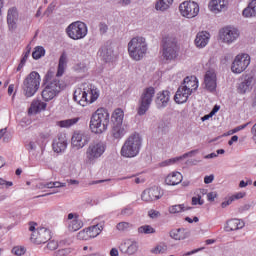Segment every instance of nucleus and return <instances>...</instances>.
<instances>
[{
  "label": "nucleus",
  "instance_id": "nucleus-22",
  "mask_svg": "<svg viewBox=\"0 0 256 256\" xmlns=\"http://www.w3.org/2000/svg\"><path fill=\"white\" fill-rule=\"evenodd\" d=\"M170 100H171V92H169L168 90H163L162 92H158L155 100L157 109H165V107L169 105Z\"/></svg>",
  "mask_w": 256,
  "mask_h": 256
},
{
  "label": "nucleus",
  "instance_id": "nucleus-49",
  "mask_svg": "<svg viewBox=\"0 0 256 256\" xmlns=\"http://www.w3.org/2000/svg\"><path fill=\"white\" fill-rule=\"evenodd\" d=\"M166 251H167L166 245H158L153 249L152 253H155L156 255H158L159 253H165Z\"/></svg>",
  "mask_w": 256,
  "mask_h": 256
},
{
  "label": "nucleus",
  "instance_id": "nucleus-63",
  "mask_svg": "<svg viewBox=\"0 0 256 256\" xmlns=\"http://www.w3.org/2000/svg\"><path fill=\"white\" fill-rule=\"evenodd\" d=\"M233 198H232V196L227 200V201H224V202H222V204H221V207L223 208V209H225V207H228V205H231V203H233Z\"/></svg>",
  "mask_w": 256,
  "mask_h": 256
},
{
  "label": "nucleus",
  "instance_id": "nucleus-10",
  "mask_svg": "<svg viewBox=\"0 0 256 256\" xmlns=\"http://www.w3.org/2000/svg\"><path fill=\"white\" fill-rule=\"evenodd\" d=\"M87 31V24L81 21L73 22L66 28L68 37L74 41L85 39V37H87Z\"/></svg>",
  "mask_w": 256,
  "mask_h": 256
},
{
  "label": "nucleus",
  "instance_id": "nucleus-4",
  "mask_svg": "<svg viewBox=\"0 0 256 256\" xmlns=\"http://www.w3.org/2000/svg\"><path fill=\"white\" fill-rule=\"evenodd\" d=\"M141 145H143V138H141V135L137 133L132 134L125 140L120 153L122 157H126L128 159L137 157L139 155V151H141Z\"/></svg>",
  "mask_w": 256,
  "mask_h": 256
},
{
  "label": "nucleus",
  "instance_id": "nucleus-23",
  "mask_svg": "<svg viewBox=\"0 0 256 256\" xmlns=\"http://www.w3.org/2000/svg\"><path fill=\"white\" fill-rule=\"evenodd\" d=\"M67 145V136H65V134H59L53 141V151L55 153H63L67 149Z\"/></svg>",
  "mask_w": 256,
  "mask_h": 256
},
{
  "label": "nucleus",
  "instance_id": "nucleus-38",
  "mask_svg": "<svg viewBox=\"0 0 256 256\" xmlns=\"http://www.w3.org/2000/svg\"><path fill=\"white\" fill-rule=\"evenodd\" d=\"M83 227V221L79 219V217H75L72 221L68 222V229L69 231L75 232L79 231Z\"/></svg>",
  "mask_w": 256,
  "mask_h": 256
},
{
  "label": "nucleus",
  "instance_id": "nucleus-33",
  "mask_svg": "<svg viewBox=\"0 0 256 256\" xmlns=\"http://www.w3.org/2000/svg\"><path fill=\"white\" fill-rule=\"evenodd\" d=\"M100 57L107 63L113 59V48L109 46H103L100 50Z\"/></svg>",
  "mask_w": 256,
  "mask_h": 256
},
{
  "label": "nucleus",
  "instance_id": "nucleus-31",
  "mask_svg": "<svg viewBox=\"0 0 256 256\" xmlns=\"http://www.w3.org/2000/svg\"><path fill=\"white\" fill-rule=\"evenodd\" d=\"M170 237L175 241H183V239H187L188 234H187V231H185V229L179 228V229L170 231Z\"/></svg>",
  "mask_w": 256,
  "mask_h": 256
},
{
  "label": "nucleus",
  "instance_id": "nucleus-62",
  "mask_svg": "<svg viewBox=\"0 0 256 256\" xmlns=\"http://www.w3.org/2000/svg\"><path fill=\"white\" fill-rule=\"evenodd\" d=\"M253 181L252 180H247L246 182L244 180H241L239 183V187H247V185H252Z\"/></svg>",
  "mask_w": 256,
  "mask_h": 256
},
{
  "label": "nucleus",
  "instance_id": "nucleus-12",
  "mask_svg": "<svg viewBox=\"0 0 256 256\" xmlns=\"http://www.w3.org/2000/svg\"><path fill=\"white\" fill-rule=\"evenodd\" d=\"M251 65V56L249 54H238L231 65L232 73L240 74Z\"/></svg>",
  "mask_w": 256,
  "mask_h": 256
},
{
  "label": "nucleus",
  "instance_id": "nucleus-29",
  "mask_svg": "<svg viewBox=\"0 0 256 256\" xmlns=\"http://www.w3.org/2000/svg\"><path fill=\"white\" fill-rule=\"evenodd\" d=\"M245 227V222L240 219H231L227 222L226 231H237Z\"/></svg>",
  "mask_w": 256,
  "mask_h": 256
},
{
  "label": "nucleus",
  "instance_id": "nucleus-13",
  "mask_svg": "<svg viewBox=\"0 0 256 256\" xmlns=\"http://www.w3.org/2000/svg\"><path fill=\"white\" fill-rule=\"evenodd\" d=\"M182 17L187 19H193L199 15V4L193 1H185L179 6Z\"/></svg>",
  "mask_w": 256,
  "mask_h": 256
},
{
  "label": "nucleus",
  "instance_id": "nucleus-57",
  "mask_svg": "<svg viewBox=\"0 0 256 256\" xmlns=\"http://www.w3.org/2000/svg\"><path fill=\"white\" fill-rule=\"evenodd\" d=\"M204 201L201 200V195L198 197H192V205H203Z\"/></svg>",
  "mask_w": 256,
  "mask_h": 256
},
{
  "label": "nucleus",
  "instance_id": "nucleus-9",
  "mask_svg": "<svg viewBox=\"0 0 256 256\" xmlns=\"http://www.w3.org/2000/svg\"><path fill=\"white\" fill-rule=\"evenodd\" d=\"M153 97H155V88L153 86H149L143 90L137 108V114L140 117L149 111L151 103H153Z\"/></svg>",
  "mask_w": 256,
  "mask_h": 256
},
{
  "label": "nucleus",
  "instance_id": "nucleus-7",
  "mask_svg": "<svg viewBox=\"0 0 256 256\" xmlns=\"http://www.w3.org/2000/svg\"><path fill=\"white\" fill-rule=\"evenodd\" d=\"M41 85V76L36 72H31L23 81V93L25 97H33Z\"/></svg>",
  "mask_w": 256,
  "mask_h": 256
},
{
  "label": "nucleus",
  "instance_id": "nucleus-20",
  "mask_svg": "<svg viewBox=\"0 0 256 256\" xmlns=\"http://www.w3.org/2000/svg\"><path fill=\"white\" fill-rule=\"evenodd\" d=\"M204 85L207 91L213 93L217 89V74L215 70H208L204 75Z\"/></svg>",
  "mask_w": 256,
  "mask_h": 256
},
{
  "label": "nucleus",
  "instance_id": "nucleus-56",
  "mask_svg": "<svg viewBox=\"0 0 256 256\" xmlns=\"http://www.w3.org/2000/svg\"><path fill=\"white\" fill-rule=\"evenodd\" d=\"M108 29H109V27L107 26V24H105L103 22L99 24V31H100L101 35H105V33H107Z\"/></svg>",
  "mask_w": 256,
  "mask_h": 256
},
{
  "label": "nucleus",
  "instance_id": "nucleus-2",
  "mask_svg": "<svg viewBox=\"0 0 256 256\" xmlns=\"http://www.w3.org/2000/svg\"><path fill=\"white\" fill-rule=\"evenodd\" d=\"M199 87V82L197 81V77L191 76L186 77L182 83V85L178 88L174 101L181 105L183 103H187L189 99V95L193 93V91H197Z\"/></svg>",
  "mask_w": 256,
  "mask_h": 256
},
{
  "label": "nucleus",
  "instance_id": "nucleus-14",
  "mask_svg": "<svg viewBox=\"0 0 256 256\" xmlns=\"http://www.w3.org/2000/svg\"><path fill=\"white\" fill-rule=\"evenodd\" d=\"M220 41L222 43H226V45H231V43H235L237 39H239V30L233 27H224L219 31Z\"/></svg>",
  "mask_w": 256,
  "mask_h": 256
},
{
  "label": "nucleus",
  "instance_id": "nucleus-25",
  "mask_svg": "<svg viewBox=\"0 0 256 256\" xmlns=\"http://www.w3.org/2000/svg\"><path fill=\"white\" fill-rule=\"evenodd\" d=\"M209 39H211V34H209V32L207 31H202L196 35L194 42L196 47L203 49V47H207Z\"/></svg>",
  "mask_w": 256,
  "mask_h": 256
},
{
  "label": "nucleus",
  "instance_id": "nucleus-50",
  "mask_svg": "<svg viewBox=\"0 0 256 256\" xmlns=\"http://www.w3.org/2000/svg\"><path fill=\"white\" fill-rule=\"evenodd\" d=\"M121 215H123L124 217H130V215H133V208L130 206L125 207L124 209H122Z\"/></svg>",
  "mask_w": 256,
  "mask_h": 256
},
{
  "label": "nucleus",
  "instance_id": "nucleus-26",
  "mask_svg": "<svg viewBox=\"0 0 256 256\" xmlns=\"http://www.w3.org/2000/svg\"><path fill=\"white\" fill-rule=\"evenodd\" d=\"M127 133V124L124 125H113L111 130V136L115 141L123 139Z\"/></svg>",
  "mask_w": 256,
  "mask_h": 256
},
{
  "label": "nucleus",
  "instance_id": "nucleus-48",
  "mask_svg": "<svg viewBox=\"0 0 256 256\" xmlns=\"http://www.w3.org/2000/svg\"><path fill=\"white\" fill-rule=\"evenodd\" d=\"M74 70L77 71V73H85L87 66L84 63H78L74 66Z\"/></svg>",
  "mask_w": 256,
  "mask_h": 256
},
{
  "label": "nucleus",
  "instance_id": "nucleus-59",
  "mask_svg": "<svg viewBox=\"0 0 256 256\" xmlns=\"http://www.w3.org/2000/svg\"><path fill=\"white\" fill-rule=\"evenodd\" d=\"M148 215H149V217H151V219H155V218L159 217L160 213H159V211L150 210L148 212Z\"/></svg>",
  "mask_w": 256,
  "mask_h": 256
},
{
  "label": "nucleus",
  "instance_id": "nucleus-8",
  "mask_svg": "<svg viewBox=\"0 0 256 256\" xmlns=\"http://www.w3.org/2000/svg\"><path fill=\"white\" fill-rule=\"evenodd\" d=\"M107 149V142L102 140H95L91 142L86 150V161L88 163H95Z\"/></svg>",
  "mask_w": 256,
  "mask_h": 256
},
{
  "label": "nucleus",
  "instance_id": "nucleus-5",
  "mask_svg": "<svg viewBox=\"0 0 256 256\" xmlns=\"http://www.w3.org/2000/svg\"><path fill=\"white\" fill-rule=\"evenodd\" d=\"M147 40L143 37H134L128 43V53L134 61H141L148 51Z\"/></svg>",
  "mask_w": 256,
  "mask_h": 256
},
{
  "label": "nucleus",
  "instance_id": "nucleus-27",
  "mask_svg": "<svg viewBox=\"0 0 256 256\" xmlns=\"http://www.w3.org/2000/svg\"><path fill=\"white\" fill-rule=\"evenodd\" d=\"M45 109H47V103L42 102L41 100H34L28 109V113L29 115H36V113L45 111Z\"/></svg>",
  "mask_w": 256,
  "mask_h": 256
},
{
  "label": "nucleus",
  "instance_id": "nucleus-11",
  "mask_svg": "<svg viewBox=\"0 0 256 256\" xmlns=\"http://www.w3.org/2000/svg\"><path fill=\"white\" fill-rule=\"evenodd\" d=\"M63 89V84L59 79H54L52 82L48 83L42 91V99L45 101H51L61 93Z\"/></svg>",
  "mask_w": 256,
  "mask_h": 256
},
{
  "label": "nucleus",
  "instance_id": "nucleus-16",
  "mask_svg": "<svg viewBox=\"0 0 256 256\" xmlns=\"http://www.w3.org/2000/svg\"><path fill=\"white\" fill-rule=\"evenodd\" d=\"M31 241L36 243V245H41L42 243H47V241H51V230L40 227L37 231H34L31 235Z\"/></svg>",
  "mask_w": 256,
  "mask_h": 256
},
{
  "label": "nucleus",
  "instance_id": "nucleus-64",
  "mask_svg": "<svg viewBox=\"0 0 256 256\" xmlns=\"http://www.w3.org/2000/svg\"><path fill=\"white\" fill-rule=\"evenodd\" d=\"M251 133L254 135L253 136V140L256 143V123L253 125L252 129H251Z\"/></svg>",
  "mask_w": 256,
  "mask_h": 256
},
{
  "label": "nucleus",
  "instance_id": "nucleus-60",
  "mask_svg": "<svg viewBox=\"0 0 256 256\" xmlns=\"http://www.w3.org/2000/svg\"><path fill=\"white\" fill-rule=\"evenodd\" d=\"M213 179H215V176L213 175L205 176L204 183L206 185H209V183H213Z\"/></svg>",
  "mask_w": 256,
  "mask_h": 256
},
{
  "label": "nucleus",
  "instance_id": "nucleus-46",
  "mask_svg": "<svg viewBox=\"0 0 256 256\" xmlns=\"http://www.w3.org/2000/svg\"><path fill=\"white\" fill-rule=\"evenodd\" d=\"M181 159H183V157H176L165 160L161 162L160 167H168V165H175V163H177V161H181Z\"/></svg>",
  "mask_w": 256,
  "mask_h": 256
},
{
  "label": "nucleus",
  "instance_id": "nucleus-19",
  "mask_svg": "<svg viewBox=\"0 0 256 256\" xmlns=\"http://www.w3.org/2000/svg\"><path fill=\"white\" fill-rule=\"evenodd\" d=\"M119 249L125 255H135V252L139 250V244L135 240L127 239L120 244Z\"/></svg>",
  "mask_w": 256,
  "mask_h": 256
},
{
  "label": "nucleus",
  "instance_id": "nucleus-54",
  "mask_svg": "<svg viewBox=\"0 0 256 256\" xmlns=\"http://www.w3.org/2000/svg\"><path fill=\"white\" fill-rule=\"evenodd\" d=\"M197 153H199L198 150H191L190 152H187L180 157H182V159H187V157H195V155H197Z\"/></svg>",
  "mask_w": 256,
  "mask_h": 256
},
{
  "label": "nucleus",
  "instance_id": "nucleus-24",
  "mask_svg": "<svg viewBox=\"0 0 256 256\" xmlns=\"http://www.w3.org/2000/svg\"><path fill=\"white\" fill-rule=\"evenodd\" d=\"M17 21H19V12L17 8H10L7 14V23L10 31L17 29Z\"/></svg>",
  "mask_w": 256,
  "mask_h": 256
},
{
  "label": "nucleus",
  "instance_id": "nucleus-3",
  "mask_svg": "<svg viewBox=\"0 0 256 256\" xmlns=\"http://www.w3.org/2000/svg\"><path fill=\"white\" fill-rule=\"evenodd\" d=\"M73 99L81 107H87V105L95 103L99 99V91L93 86H82L74 91Z\"/></svg>",
  "mask_w": 256,
  "mask_h": 256
},
{
  "label": "nucleus",
  "instance_id": "nucleus-6",
  "mask_svg": "<svg viewBox=\"0 0 256 256\" xmlns=\"http://www.w3.org/2000/svg\"><path fill=\"white\" fill-rule=\"evenodd\" d=\"M179 55V46H177V38L168 35L162 40V57L165 61H175Z\"/></svg>",
  "mask_w": 256,
  "mask_h": 256
},
{
  "label": "nucleus",
  "instance_id": "nucleus-39",
  "mask_svg": "<svg viewBox=\"0 0 256 256\" xmlns=\"http://www.w3.org/2000/svg\"><path fill=\"white\" fill-rule=\"evenodd\" d=\"M77 123H79V117L61 120L57 122V125L62 128H69L73 127V125H77Z\"/></svg>",
  "mask_w": 256,
  "mask_h": 256
},
{
  "label": "nucleus",
  "instance_id": "nucleus-40",
  "mask_svg": "<svg viewBox=\"0 0 256 256\" xmlns=\"http://www.w3.org/2000/svg\"><path fill=\"white\" fill-rule=\"evenodd\" d=\"M33 59H41V57H45V48L42 46L35 47L34 51L32 52Z\"/></svg>",
  "mask_w": 256,
  "mask_h": 256
},
{
  "label": "nucleus",
  "instance_id": "nucleus-53",
  "mask_svg": "<svg viewBox=\"0 0 256 256\" xmlns=\"http://www.w3.org/2000/svg\"><path fill=\"white\" fill-rule=\"evenodd\" d=\"M58 247L59 244L55 240H52L47 244V249H49L50 251H55V249H57Z\"/></svg>",
  "mask_w": 256,
  "mask_h": 256
},
{
  "label": "nucleus",
  "instance_id": "nucleus-37",
  "mask_svg": "<svg viewBox=\"0 0 256 256\" xmlns=\"http://www.w3.org/2000/svg\"><path fill=\"white\" fill-rule=\"evenodd\" d=\"M173 5V0H158L155 4L156 11H167Z\"/></svg>",
  "mask_w": 256,
  "mask_h": 256
},
{
  "label": "nucleus",
  "instance_id": "nucleus-17",
  "mask_svg": "<svg viewBox=\"0 0 256 256\" xmlns=\"http://www.w3.org/2000/svg\"><path fill=\"white\" fill-rule=\"evenodd\" d=\"M255 85V75L246 74L241 82L238 84L237 91L240 95H245V93H249L253 86Z\"/></svg>",
  "mask_w": 256,
  "mask_h": 256
},
{
  "label": "nucleus",
  "instance_id": "nucleus-30",
  "mask_svg": "<svg viewBox=\"0 0 256 256\" xmlns=\"http://www.w3.org/2000/svg\"><path fill=\"white\" fill-rule=\"evenodd\" d=\"M125 118V112H123V109L117 108L112 113V123L113 125H125L123 124V119Z\"/></svg>",
  "mask_w": 256,
  "mask_h": 256
},
{
  "label": "nucleus",
  "instance_id": "nucleus-28",
  "mask_svg": "<svg viewBox=\"0 0 256 256\" xmlns=\"http://www.w3.org/2000/svg\"><path fill=\"white\" fill-rule=\"evenodd\" d=\"M183 181V175H181V173L179 172H174L170 175H168L165 179V183L166 185H179V183H181Z\"/></svg>",
  "mask_w": 256,
  "mask_h": 256
},
{
  "label": "nucleus",
  "instance_id": "nucleus-61",
  "mask_svg": "<svg viewBox=\"0 0 256 256\" xmlns=\"http://www.w3.org/2000/svg\"><path fill=\"white\" fill-rule=\"evenodd\" d=\"M216 198H217V193L215 192H210L207 194L208 201H215Z\"/></svg>",
  "mask_w": 256,
  "mask_h": 256
},
{
  "label": "nucleus",
  "instance_id": "nucleus-44",
  "mask_svg": "<svg viewBox=\"0 0 256 256\" xmlns=\"http://www.w3.org/2000/svg\"><path fill=\"white\" fill-rule=\"evenodd\" d=\"M77 238L80 240V241H89V239H91V236L89 235V230L88 228L80 231L78 234H77Z\"/></svg>",
  "mask_w": 256,
  "mask_h": 256
},
{
  "label": "nucleus",
  "instance_id": "nucleus-21",
  "mask_svg": "<svg viewBox=\"0 0 256 256\" xmlns=\"http://www.w3.org/2000/svg\"><path fill=\"white\" fill-rule=\"evenodd\" d=\"M229 7V0H211L208 4V8L212 13H221L227 11Z\"/></svg>",
  "mask_w": 256,
  "mask_h": 256
},
{
  "label": "nucleus",
  "instance_id": "nucleus-43",
  "mask_svg": "<svg viewBox=\"0 0 256 256\" xmlns=\"http://www.w3.org/2000/svg\"><path fill=\"white\" fill-rule=\"evenodd\" d=\"M57 77H60V76H57V74L55 75V70H48V72L46 73L45 77H44V83H51L54 79H59Z\"/></svg>",
  "mask_w": 256,
  "mask_h": 256
},
{
  "label": "nucleus",
  "instance_id": "nucleus-45",
  "mask_svg": "<svg viewBox=\"0 0 256 256\" xmlns=\"http://www.w3.org/2000/svg\"><path fill=\"white\" fill-rule=\"evenodd\" d=\"M12 253L17 256L25 255L27 249L24 246H14L12 248Z\"/></svg>",
  "mask_w": 256,
  "mask_h": 256
},
{
  "label": "nucleus",
  "instance_id": "nucleus-58",
  "mask_svg": "<svg viewBox=\"0 0 256 256\" xmlns=\"http://www.w3.org/2000/svg\"><path fill=\"white\" fill-rule=\"evenodd\" d=\"M251 122H248L246 124L240 125L234 129H232V133H239V131H243V129H245L248 125H250Z\"/></svg>",
  "mask_w": 256,
  "mask_h": 256
},
{
  "label": "nucleus",
  "instance_id": "nucleus-34",
  "mask_svg": "<svg viewBox=\"0 0 256 256\" xmlns=\"http://www.w3.org/2000/svg\"><path fill=\"white\" fill-rule=\"evenodd\" d=\"M193 207L186 206L185 204H176L168 208L169 213L175 215L177 213H184V211H191Z\"/></svg>",
  "mask_w": 256,
  "mask_h": 256
},
{
  "label": "nucleus",
  "instance_id": "nucleus-41",
  "mask_svg": "<svg viewBox=\"0 0 256 256\" xmlns=\"http://www.w3.org/2000/svg\"><path fill=\"white\" fill-rule=\"evenodd\" d=\"M133 225L129 222H120L116 225L117 231L120 233H125V231H129Z\"/></svg>",
  "mask_w": 256,
  "mask_h": 256
},
{
  "label": "nucleus",
  "instance_id": "nucleus-35",
  "mask_svg": "<svg viewBox=\"0 0 256 256\" xmlns=\"http://www.w3.org/2000/svg\"><path fill=\"white\" fill-rule=\"evenodd\" d=\"M243 17H256V0H252L242 12Z\"/></svg>",
  "mask_w": 256,
  "mask_h": 256
},
{
  "label": "nucleus",
  "instance_id": "nucleus-52",
  "mask_svg": "<svg viewBox=\"0 0 256 256\" xmlns=\"http://www.w3.org/2000/svg\"><path fill=\"white\" fill-rule=\"evenodd\" d=\"M29 55H31V48L27 46L26 51L24 52L22 59L20 61L22 63H27V59H29Z\"/></svg>",
  "mask_w": 256,
  "mask_h": 256
},
{
  "label": "nucleus",
  "instance_id": "nucleus-32",
  "mask_svg": "<svg viewBox=\"0 0 256 256\" xmlns=\"http://www.w3.org/2000/svg\"><path fill=\"white\" fill-rule=\"evenodd\" d=\"M65 67H67V53L63 52L59 58L57 77H62L65 73Z\"/></svg>",
  "mask_w": 256,
  "mask_h": 256
},
{
  "label": "nucleus",
  "instance_id": "nucleus-18",
  "mask_svg": "<svg viewBox=\"0 0 256 256\" xmlns=\"http://www.w3.org/2000/svg\"><path fill=\"white\" fill-rule=\"evenodd\" d=\"M163 194L161 193V188L154 186L148 188L142 192L141 199L146 203H151V201H157V199H161Z\"/></svg>",
  "mask_w": 256,
  "mask_h": 256
},
{
  "label": "nucleus",
  "instance_id": "nucleus-42",
  "mask_svg": "<svg viewBox=\"0 0 256 256\" xmlns=\"http://www.w3.org/2000/svg\"><path fill=\"white\" fill-rule=\"evenodd\" d=\"M138 233L144 235H151L155 233V228H152L151 225H143L138 228Z\"/></svg>",
  "mask_w": 256,
  "mask_h": 256
},
{
  "label": "nucleus",
  "instance_id": "nucleus-1",
  "mask_svg": "<svg viewBox=\"0 0 256 256\" xmlns=\"http://www.w3.org/2000/svg\"><path fill=\"white\" fill-rule=\"evenodd\" d=\"M109 111L105 108H98L90 118V130L95 135L105 133L109 127Z\"/></svg>",
  "mask_w": 256,
  "mask_h": 256
},
{
  "label": "nucleus",
  "instance_id": "nucleus-51",
  "mask_svg": "<svg viewBox=\"0 0 256 256\" xmlns=\"http://www.w3.org/2000/svg\"><path fill=\"white\" fill-rule=\"evenodd\" d=\"M3 187H6V189H9V187H13V182L6 181L3 178H0V189H3Z\"/></svg>",
  "mask_w": 256,
  "mask_h": 256
},
{
  "label": "nucleus",
  "instance_id": "nucleus-15",
  "mask_svg": "<svg viewBox=\"0 0 256 256\" xmlns=\"http://www.w3.org/2000/svg\"><path fill=\"white\" fill-rule=\"evenodd\" d=\"M72 147L83 149L91 141V134L85 131H75L72 135Z\"/></svg>",
  "mask_w": 256,
  "mask_h": 256
},
{
  "label": "nucleus",
  "instance_id": "nucleus-36",
  "mask_svg": "<svg viewBox=\"0 0 256 256\" xmlns=\"http://www.w3.org/2000/svg\"><path fill=\"white\" fill-rule=\"evenodd\" d=\"M90 239H95L98 235H101V231H103V225L95 224L87 228Z\"/></svg>",
  "mask_w": 256,
  "mask_h": 256
},
{
  "label": "nucleus",
  "instance_id": "nucleus-47",
  "mask_svg": "<svg viewBox=\"0 0 256 256\" xmlns=\"http://www.w3.org/2000/svg\"><path fill=\"white\" fill-rule=\"evenodd\" d=\"M32 159H34V161H37L38 163H45V158L43 157V152L32 153Z\"/></svg>",
  "mask_w": 256,
  "mask_h": 256
},
{
  "label": "nucleus",
  "instance_id": "nucleus-55",
  "mask_svg": "<svg viewBox=\"0 0 256 256\" xmlns=\"http://www.w3.org/2000/svg\"><path fill=\"white\" fill-rule=\"evenodd\" d=\"M26 149L28 151H35V149H37V142L35 141H30L27 145H26Z\"/></svg>",
  "mask_w": 256,
  "mask_h": 256
}]
</instances>
